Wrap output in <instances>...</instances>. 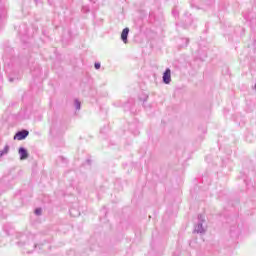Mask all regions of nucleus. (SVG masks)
Wrapping results in <instances>:
<instances>
[{"label": "nucleus", "instance_id": "nucleus-5", "mask_svg": "<svg viewBox=\"0 0 256 256\" xmlns=\"http://www.w3.org/2000/svg\"><path fill=\"white\" fill-rule=\"evenodd\" d=\"M127 37H129V28H124L121 33V39L125 44L128 43Z\"/></svg>", "mask_w": 256, "mask_h": 256}, {"label": "nucleus", "instance_id": "nucleus-9", "mask_svg": "<svg viewBox=\"0 0 256 256\" xmlns=\"http://www.w3.org/2000/svg\"><path fill=\"white\" fill-rule=\"evenodd\" d=\"M41 211H42V210H41L40 208H37V209L35 210V214H36V215H41Z\"/></svg>", "mask_w": 256, "mask_h": 256}, {"label": "nucleus", "instance_id": "nucleus-7", "mask_svg": "<svg viewBox=\"0 0 256 256\" xmlns=\"http://www.w3.org/2000/svg\"><path fill=\"white\" fill-rule=\"evenodd\" d=\"M74 106L77 111L81 109V102L79 100L74 101Z\"/></svg>", "mask_w": 256, "mask_h": 256}, {"label": "nucleus", "instance_id": "nucleus-1", "mask_svg": "<svg viewBox=\"0 0 256 256\" xmlns=\"http://www.w3.org/2000/svg\"><path fill=\"white\" fill-rule=\"evenodd\" d=\"M207 220L205 219V215L200 214L198 215V223L196 224L194 231L195 233H200L203 235L207 231Z\"/></svg>", "mask_w": 256, "mask_h": 256}, {"label": "nucleus", "instance_id": "nucleus-3", "mask_svg": "<svg viewBox=\"0 0 256 256\" xmlns=\"http://www.w3.org/2000/svg\"><path fill=\"white\" fill-rule=\"evenodd\" d=\"M28 136H29V131L22 130L15 134L14 139H17V141H23V139L27 138Z\"/></svg>", "mask_w": 256, "mask_h": 256}, {"label": "nucleus", "instance_id": "nucleus-4", "mask_svg": "<svg viewBox=\"0 0 256 256\" xmlns=\"http://www.w3.org/2000/svg\"><path fill=\"white\" fill-rule=\"evenodd\" d=\"M18 153L20 155L21 161H25V159H28V157H29V153L27 152V149H25L23 147L19 148Z\"/></svg>", "mask_w": 256, "mask_h": 256}, {"label": "nucleus", "instance_id": "nucleus-2", "mask_svg": "<svg viewBox=\"0 0 256 256\" xmlns=\"http://www.w3.org/2000/svg\"><path fill=\"white\" fill-rule=\"evenodd\" d=\"M163 83L169 85L171 83V69H166L162 76Z\"/></svg>", "mask_w": 256, "mask_h": 256}, {"label": "nucleus", "instance_id": "nucleus-8", "mask_svg": "<svg viewBox=\"0 0 256 256\" xmlns=\"http://www.w3.org/2000/svg\"><path fill=\"white\" fill-rule=\"evenodd\" d=\"M94 67H95V69H101V64L100 63H95Z\"/></svg>", "mask_w": 256, "mask_h": 256}, {"label": "nucleus", "instance_id": "nucleus-10", "mask_svg": "<svg viewBox=\"0 0 256 256\" xmlns=\"http://www.w3.org/2000/svg\"><path fill=\"white\" fill-rule=\"evenodd\" d=\"M83 11H89V8H87V7L83 8Z\"/></svg>", "mask_w": 256, "mask_h": 256}, {"label": "nucleus", "instance_id": "nucleus-6", "mask_svg": "<svg viewBox=\"0 0 256 256\" xmlns=\"http://www.w3.org/2000/svg\"><path fill=\"white\" fill-rule=\"evenodd\" d=\"M7 153H9V146H5L3 150H0V157L7 155Z\"/></svg>", "mask_w": 256, "mask_h": 256}]
</instances>
